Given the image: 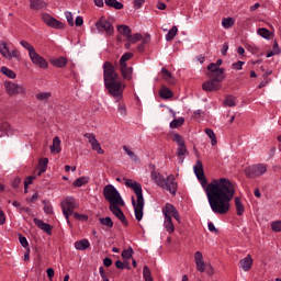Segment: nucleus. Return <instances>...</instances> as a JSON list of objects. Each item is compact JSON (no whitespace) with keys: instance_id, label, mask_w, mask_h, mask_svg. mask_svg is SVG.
Returning a JSON list of instances; mask_svg holds the SVG:
<instances>
[{"instance_id":"43","label":"nucleus","mask_w":281,"mask_h":281,"mask_svg":"<svg viewBox=\"0 0 281 281\" xmlns=\"http://www.w3.org/2000/svg\"><path fill=\"white\" fill-rule=\"evenodd\" d=\"M177 32H179V29H177V26H172L166 34V41H172L175 36H177Z\"/></svg>"},{"instance_id":"3","label":"nucleus","mask_w":281,"mask_h":281,"mask_svg":"<svg viewBox=\"0 0 281 281\" xmlns=\"http://www.w3.org/2000/svg\"><path fill=\"white\" fill-rule=\"evenodd\" d=\"M123 181H125V186L131 188L136 194V201L135 198L132 196V205L136 221H142V218H144V193L142 192V184L133 179L123 178Z\"/></svg>"},{"instance_id":"38","label":"nucleus","mask_w":281,"mask_h":281,"mask_svg":"<svg viewBox=\"0 0 281 281\" xmlns=\"http://www.w3.org/2000/svg\"><path fill=\"white\" fill-rule=\"evenodd\" d=\"M159 95L162 98V100H170V98H172V91L168 88H162Z\"/></svg>"},{"instance_id":"14","label":"nucleus","mask_w":281,"mask_h":281,"mask_svg":"<svg viewBox=\"0 0 281 281\" xmlns=\"http://www.w3.org/2000/svg\"><path fill=\"white\" fill-rule=\"evenodd\" d=\"M120 206H122V204H112L110 205V212H112V214H114V216H116V218H120L121 223H123V225H128V221H126V216L124 215V212H122V209H120Z\"/></svg>"},{"instance_id":"29","label":"nucleus","mask_w":281,"mask_h":281,"mask_svg":"<svg viewBox=\"0 0 281 281\" xmlns=\"http://www.w3.org/2000/svg\"><path fill=\"white\" fill-rule=\"evenodd\" d=\"M164 227L167 229L168 234H175V224L172 223V217H165Z\"/></svg>"},{"instance_id":"5","label":"nucleus","mask_w":281,"mask_h":281,"mask_svg":"<svg viewBox=\"0 0 281 281\" xmlns=\"http://www.w3.org/2000/svg\"><path fill=\"white\" fill-rule=\"evenodd\" d=\"M211 78L207 81H204L202 83V89L203 91H221V82H223L225 80V75H223V72H220L217 75V77H209Z\"/></svg>"},{"instance_id":"62","label":"nucleus","mask_w":281,"mask_h":281,"mask_svg":"<svg viewBox=\"0 0 281 281\" xmlns=\"http://www.w3.org/2000/svg\"><path fill=\"white\" fill-rule=\"evenodd\" d=\"M144 3H146V0H134V7L139 10V8H142V5H144Z\"/></svg>"},{"instance_id":"44","label":"nucleus","mask_w":281,"mask_h":281,"mask_svg":"<svg viewBox=\"0 0 281 281\" xmlns=\"http://www.w3.org/2000/svg\"><path fill=\"white\" fill-rule=\"evenodd\" d=\"M43 205H44L43 211L46 214H54V206H52L48 200H43Z\"/></svg>"},{"instance_id":"39","label":"nucleus","mask_w":281,"mask_h":281,"mask_svg":"<svg viewBox=\"0 0 281 281\" xmlns=\"http://www.w3.org/2000/svg\"><path fill=\"white\" fill-rule=\"evenodd\" d=\"M36 100H40L41 102H47L49 98H52V92H40L35 95Z\"/></svg>"},{"instance_id":"26","label":"nucleus","mask_w":281,"mask_h":281,"mask_svg":"<svg viewBox=\"0 0 281 281\" xmlns=\"http://www.w3.org/2000/svg\"><path fill=\"white\" fill-rule=\"evenodd\" d=\"M60 144H61L60 137L55 136L53 138V144L49 147L50 148V153H54L55 155H58V153H60Z\"/></svg>"},{"instance_id":"60","label":"nucleus","mask_w":281,"mask_h":281,"mask_svg":"<svg viewBox=\"0 0 281 281\" xmlns=\"http://www.w3.org/2000/svg\"><path fill=\"white\" fill-rule=\"evenodd\" d=\"M243 65H245V61L238 60L237 63H234L232 65L233 69H236L237 71H240L243 69Z\"/></svg>"},{"instance_id":"18","label":"nucleus","mask_w":281,"mask_h":281,"mask_svg":"<svg viewBox=\"0 0 281 281\" xmlns=\"http://www.w3.org/2000/svg\"><path fill=\"white\" fill-rule=\"evenodd\" d=\"M239 265L243 271H251V267H254V258H251V255H247L244 259L239 261Z\"/></svg>"},{"instance_id":"51","label":"nucleus","mask_w":281,"mask_h":281,"mask_svg":"<svg viewBox=\"0 0 281 281\" xmlns=\"http://www.w3.org/2000/svg\"><path fill=\"white\" fill-rule=\"evenodd\" d=\"M224 104H225V106H236V98L226 97Z\"/></svg>"},{"instance_id":"31","label":"nucleus","mask_w":281,"mask_h":281,"mask_svg":"<svg viewBox=\"0 0 281 281\" xmlns=\"http://www.w3.org/2000/svg\"><path fill=\"white\" fill-rule=\"evenodd\" d=\"M105 5L108 8H114V10H122L124 8V4L117 0H105Z\"/></svg>"},{"instance_id":"27","label":"nucleus","mask_w":281,"mask_h":281,"mask_svg":"<svg viewBox=\"0 0 281 281\" xmlns=\"http://www.w3.org/2000/svg\"><path fill=\"white\" fill-rule=\"evenodd\" d=\"M175 212H177V207L170 203H167L165 207H162V214L165 217H171Z\"/></svg>"},{"instance_id":"25","label":"nucleus","mask_w":281,"mask_h":281,"mask_svg":"<svg viewBox=\"0 0 281 281\" xmlns=\"http://www.w3.org/2000/svg\"><path fill=\"white\" fill-rule=\"evenodd\" d=\"M234 201L237 216H243V214H245V205L243 204V201L239 196H236Z\"/></svg>"},{"instance_id":"52","label":"nucleus","mask_w":281,"mask_h":281,"mask_svg":"<svg viewBox=\"0 0 281 281\" xmlns=\"http://www.w3.org/2000/svg\"><path fill=\"white\" fill-rule=\"evenodd\" d=\"M271 229L272 232H281V221H274L271 223Z\"/></svg>"},{"instance_id":"35","label":"nucleus","mask_w":281,"mask_h":281,"mask_svg":"<svg viewBox=\"0 0 281 281\" xmlns=\"http://www.w3.org/2000/svg\"><path fill=\"white\" fill-rule=\"evenodd\" d=\"M47 164H49V159L43 158L40 160V170L37 172L38 177L43 175L44 172H47Z\"/></svg>"},{"instance_id":"54","label":"nucleus","mask_w":281,"mask_h":281,"mask_svg":"<svg viewBox=\"0 0 281 281\" xmlns=\"http://www.w3.org/2000/svg\"><path fill=\"white\" fill-rule=\"evenodd\" d=\"M143 277H144V280H148V279L153 278L150 274V268H148V266H144Z\"/></svg>"},{"instance_id":"19","label":"nucleus","mask_w":281,"mask_h":281,"mask_svg":"<svg viewBox=\"0 0 281 281\" xmlns=\"http://www.w3.org/2000/svg\"><path fill=\"white\" fill-rule=\"evenodd\" d=\"M207 69L210 71V74L207 75L209 77H218V74H222V76H225V69L217 67V65L214 63H211L207 66Z\"/></svg>"},{"instance_id":"22","label":"nucleus","mask_w":281,"mask_h":281,"mask_svg":"<svg viewBox=\"0 0 281 281\" xmlns=\"http://www.w3.org/2000/svg\"><path fill=\"white\" fill-rule=\"evenodd\" d=\"M161 74L164 80H166L168 85H177V79L175 78V76H172V72L170 70L161 68Z\"/></svg>"},{"instance_id":"7","label":"nucleus","mask_w":281,"mask_h":281,"mask_svg":"<svg viewBox=\"0 0 281 281\" xmlns=\"http://www.w3.org/2000/svg\"><path fill=\"white\" fill-rule=\"evenodd\" d=\"M266 172V164L251 165L245 169V176L248 177V179H256L258 177H262V175H265Z\"/></svg>"},{"instance_id":"16","label":"nucleus","mask_w":281,"mask_h":281,"mask_svg":"<svg viewBox=\"0 0 281 281\" xmlns=\"http://www.w3.org/2000/svg\"><path fill=\"white\" fill-rule=\"evenodd\" d=\"M151 169H153L150 172L151 181L158 184L159 188H161V186H164V181H166V178H164V176L159 171L155 170V165H151Z\"/></svg>"},{"instance_id":"49","label":"nucleus","mask_w":281,"mask_h":281,"mask_svg":"<svg viewBox=\"0 0 281 281\" xmlns=\"http://www.w3.org/2000/svg\"><path fill=\"white\" fill-rule=\"evenodd\" d=\"M122 258L124 260H130V258H133V248H128L126 250L122 251Z\"/></svg>"},{"instance_id":"11","label":"nucleus","mask_w":281,"mask_h":281,"mask_svg":"<svg viewBox=\"0 0 281 281\" xmlns=\"http://www.w3.org/2000/svg\"><path fill=\"white\" fill-rule=\"evenodd\" d=\"M29 58L35 67H38V69H47L49 67L47 59L37 54L36 50L33 52L32 55H29Z\"/></svg>"},{"instance_id":"13","label":"nucleus","mask_w":281,"mask_h":281,"mask_svg":"<svg viewBox=\"0 0 281 281\" xmlns=\"http://www.w3.org/2000/svg\"><path fill=\"white\" fill-rule=\"evenodd\" d=\"M1 55L7 58V60H12V58H20L21 53H19V49H13L10 52V48L8 47V43L2 42V49Z\"/></svg>"},{"instance_id":"42","label":"nucleus","mask_w":281,"mask_h":281,"mask_svg":"<svg viewBox=\"0 0 281 281\" xmlns=\"http://www.w3.org/2000/svg\"><path fill=\"white\" fill-rule=\"evenodd\" d=\"M123 150H124V153L127 154L130 159H132L133 161H139V158L137 157V155H135V153H133V150H131V148H128V146L124 145Z\"/></svg>"},{"instance_id":"40","label":"nucleus","mask_w":281,"mask_h":281,"mask_svg":"<svg viewBox=\"0 0 281 281\" xmlns=\"http://www.w3.org/2000/svg\"><path fill=\"white\" fill-rule=\"evenodd\" d=\"M184 122H186V119H183L182 116L175 119L170 123V128H179V126H183Z\"/></svg>"},{"instance_id":"37","label":"nucleus","mask_w":281,"mask_h":281,"mask_svg":"<svg viewBox=\"0 0 281 281\" xmlns=\"http://www.w3.org/2000/svg\"><path fill=\"white\" fill-rule=\"evenodd\" d=\"M87 183H89V179L87 177H81L76 179L72 186H75V188H82V186H87Z\"/></svg>"},{"instance_id":"48","label":"nucleus","mask_w":281,"mask_h":281,"mask_svg":"<svg viewBox=\"0 0 281 281\" xmlns=\"http://www.w3.org/2000/svg\"><path fill=\"white\" fill-rule=\"evenodd\" d=\"M99 221L101 225H105V227H113V220H111V217H101Z\"/></svg>"},{"instance_id":"47","label":"nucleus","mask_w":281,"mask_h":281,"mask_svg":"<svg viewBox=\"0 0 281 281\" xmlns=\"http://www.w3.org/2000/svg\"><path fill=\"white\" fill-rule=\"evenodd\" d=\"M142 38H143L142 33H136L134 35L131 34L127 37V41H128V43L135 44V43H138V41H142Z\"/></svg>"},{"instance_id":"15","label":"nucleus","mask_w":281,"mask_h":281,"mask_svg":"<svg viewBox=\"0 0 281 281\" xmlns=\"http://www.w3.org/2000/svg\"><path fill=\"white\" fill-rule=\"evenodd\" d=\"M43 21L45 24L48 25V27H54V30H63L65 27V24L63 22L56 20V18H52L49 15H44Z\"/></svg>"},{"instance_id":"56","label":"nucleus","mask_w":281,"mask_h":281,"mask_svg":"<svg viewBox=\"0 0 281 281\" xmlns=\"http://www.w3.org/2000/svg\"><path fill=\"white\" fill-rule=\"evenodd\" d=\"M65 16H66V19H67L68 24H69L71 27H74V24H75V22H74V14H71V12L67 11V12L65 13Z\"/></svg>"},{"instance_id":"23","label":"nucleus","mask_w":281,"mask_h":281,"mask_svg":"<svg viewBox=\"0 0 281 281\" xmlns=\"http://www.w3.org/2000/svg\"><path fill=\"white\" fill-rule=\"evenodd\" d=\"M91 247V244L89 243V239L83 238L75 243V249L77 251H85Z\"/></svg>"},{"instance_id":"20","label":"nucleus","mask_w":281,"mask_h":281,"mask_svg":"<svg viewBox=\"0 0 281 281\" xmlns=\"http://www.w3.org/2000/svg\"><path fill=\"white\" fill-rule=\"evenodd\" d=\"M33 222L38 227V229H42L43 232H46L48 236H52V225L48 223L43 222V220L34 218Z\"/></svg>"},{"instance_id":"53","label":"nucleus","mask_w":281,"mask_h":281,"mask_svg":"<svg viewBox=\"0 0 281 281\" xmlns=\"http://www.w3.org/2000/svg\"><path fill=\"white\" fill-rule=\"evenodd\" d=\"M186 153H188V148L186 147V145H180L177 148V155L178 157H183V155H186Z\"/></svg>"},{"instance_id":"59","label":"nucleus","mask_w":281,"mask_h":281,"mask_svg":"<svg viewBox=\"0 0 281 281\" xmlns=\"http://www.w3.org/2000/svg\"><path fill=\"white\" fill-rule=\"evenodd\" d=\"M34 179H36L35 176H29L26 178V180L24 181V188H30V186H32Z\"/></svg>"},{"instance_id":"58","label":"nucleus","mask_w":281,"mask_h":281,"mask_svg":"<svg viewBox=\"0 0 281 281\" xmlns=\"http://www.w3.org/2000/svg\"><path fill=\"white\" fill-rule=\"evenodd\" d=\"M117 111L121 115L126 116V104L120 103L117 106Z\"/></svg>"},{"instance_id":"36","label":"nucleus","mask_w":281,"mask_h":281,"mask_svg":"<svg viewBox=\"0 0 281 281\" xmlns=\"http://www.w3.org/2000/svg\"><path fill=\"white\" fill-rule=\"evenodd\" d=\"M257 34H259L261 38H266L267 41L271 38V32L269 31V29H265V27L258 29Z\"/></svg>"},{"instance_id":"34","label":"nucleus","mask_w":281,"mask_h":281,"mask_svg":"<svg viewBox=\"0 0 281 281\" xmlns=\"http://www.w3.org/2000/svg\"><path fill=\"white\" fill-rule=\"evenodd\" d=\"M50 63L54 67H59L60 69H63V67H67V58L65 57H59L57 59L52 60Z\"/></svg>"},{"instance_id":"1","label":"nucleus","mask_w":281,"mask_h":281,"mask_svg":"<svg viewBox=\"0 0 281 281\" xmlns=\"http://www.w3.org/2000/svg\"><path fill=\"white\" fill-rule=\"evenodd\" d=\"M193 170L199 181H201L212 212L214 214H227L231 207L229 203H232V199L236 194L234 183L227 178L213 179L207 183L201 160L196 161Z\"/></svg>"},{"instance_id":"41","label":"nucleus","mask_w":281,"mask_h":281,"mask_svg":"<svg viewBox=\"0 0 281 281\" xmlns=\"http://www.w3.org/2000/svg\"><path fill=\"white\" fill-rule=\"evenodd\" d=\"M20 45H22V47H24V49H27L29 52V56L33 54V52H36V49L34 48V46H32V44H30V42L22 40L20 42Z\"/></svg>"},{"instance_id":"4","label":"nucleus","mask_w":281,"mask_h":281,"mask_svg":"<svg viewBox=\"0 0 281 281\" xmlns=\"http://www.w3.org/2000/svg\"><path fill=\"white\" fill-rule=\"evenodd\" d=\"M103 196L110 205H124V200L120 194V191L113 187V184H108L103 188Z\"/></svg>"},{"instance_id":"50","label":"nucleus","mask_w":281,"mask_h":281,"mask_svg":"<svg viewBox=\"0 0 281 281\" xmlns=\"http://www.w3.org/2000/svg\"><path fill=\"white\" fill-rule=\"evenodd\" d=\"M173 142H176V144H178V146H186V142L183 140V136H181L180 134H175L173 135Z\"/></svg>"},{"instance_id":"61","label":"nucleus","mask_w":281,"mask_h":281,"mask_svg":"<svg viewBox=\"0 0 281 281\" xmlns=\"http://www.w3.org/2000/svg\"><path fill=\"white\" fill-rule=\"evenodd\" d=\"M85 24V20L82 19V16L78 15L76 19H75V25H77V27H81V25Z\"/></svg>"},{"instance_id":"32","label":"nucleus","mask_w":281,"mask_h":281,"mask_svg":"<svg viewBox=\"0 0 281 281\" xmlns=\"http://www.w3.org/2000/svg\"><path fill=\"white\" fill-rule=\"evenodd\" d=\"M0 71L1 74H3V76H7V78H10L11 80H14V78H16V72L5 66H2Z\"/></svg>"},{"instance_id":"30","label":"nucleus","mask_w":281,"mask_h":281,"mask_svg":"<svg viewBox=\"0 0 281 281\" xmlns=\"http://www.w3.org/2000/svg\"><path fill=\"white\" fill-rule=\"evenodd\" d=\"M204 133L207 135V137L211 139V145L216 146L218 144V140L216 139V134L214 133V130L212 128H205Z\"/></svg>"},{"instance_id":"8","label":"nucleus","mask_w":281,"mask_h":281,"mask_svg":"<svg viewBox=\"0 0 281 281\" xmlns=\"http://www.w3.org/2000/svg\"><path fill=\"white\" fill-rule=\"evenodd\" d=\"M63 214L68 223V225L71 227V222L69 221V216L74 214V210H76V200L74 198H66L64 201L60 203Z\"/></svg>"},{"instance_id":"9","label":"nucleus","mask_w":281,"mask_h":281,"mask_svg":"<svg viewBox=\"0 0 281 281\" xmlns=\"http://www.w3.org/2000/svg\"><path fill=\"white\" fill-rule=\"evenodd\" d=\"M4 89L8 95H25V93H27V89L23 87V85L12 81H5Z\"/></svg>"},{"instance_id":"28","label":"nucleus","mask_w":281,"mask_h":281,"mask_svg":"<svg viewBox=\"0 0 281 281\" xmlns=\"http://www.w3.org/2000/svg\"><path fill=\"white\" fill-rule=\"evenodd\" d=\"M0 131H1V133H4V135H7V137H10V135H14V130L12 128L10 123H7V122H4L0 125Z\"/></svg>"},{"instance_id":"21","label":"nucleus","mask_w":281,"mask_h":281,"mask_svg":"<svg viewBox=\"0 0 281 281\" xmlns=\"http://www.w3.org/2000/svg\"><path fill=\"white\" fill-rule=\"evenodd\" d=\"M120 71L122 75L123 80H133V67H128L127 65L125 66H119Z\"/></svg>"},{"instance_id":"12","label":"nucleus","mask_w":281,"mask_h":281,"mask_svg":"<svg viewBox=\"0 0 281 281\" xmlns=\"http://www.w3.org/2000/svg\"><path fill=\"white\" fill-rule=\"evenodd\" d=\"M86 139H88L89 144L91 145V149L98 153V155H104V149H102V145H100V142L98 138H95V134L93 133H86L83 135Z\"/></svg>"},{"instance_id":"17","label":"nucleus","mask_w":281,"mask_h":281,"mask_svg":"<svg viewBox=\"0 0 281 281\" xmlns=\"http://www.w3.org/2000/svg\"><path fill=\"white\" fill-rule=\"evenodd\" d=\"M194 260L198 271H200V273H203L205 271V261L203 260V254L201 251H196L194 254Z\"/></svg>"},{"instance_id":"6","label":"nucleus","mask_w":281,"mask_h":281,"mask_svg":"<svg viewBox=\"0 0 281 281\" xmlns=\"http://www.w3.org/2000/svg\"><path fill=\"white\" fill-rule=\"evenodd\" d=\"M95 29L98 30V32L105 34L106 36H113V34H115V27H113V23H111L104 16H101L95 22Z\"/></svg>"},{"instance_id":"33","label":"nucleus","mask_w":281,"mask_h":281,"mask_svg":"<svg viewBox=\"0 0 281 281\" xmlns=\"http://www.w3.org/2000/svg\"><path fill=\"white\" fill-rule=\"evenodd\" d=\"M117 32L128 38L132 34L131 27L128 25L121 24L117 26Z\"/></svg>"},{"instance_id":"55","label":"nucleus","mask_w":281,"mask_h":281,"mask_svg":"<svg viewBox=\"0 0 281 281\" xmlns=\"http://www.w3.org/2000/svg\"><path fill=\"white\" fill-rule=\"evenodd\" d=\"M72 216L77 221H89V216L87 214L72 213Z\"/></svg>"},{"instance_id":"10","label":"nucleus","mask_w":281,"mask_h":281,"mask_svg":"<svg viewBox=\"0 0 281 281\" xmlns=\"http://www.w3.org/2000/svg\"><path fill=\"white\" fill-rule=\"evenodd\" d=\"M162 190H167V192H170V194H172V196H175L177 194V190L179 188V184H177V181L175 179L173 175H169L165 181H164V186L160 187Z\"/></svg>"},{"instance_id":"64","label":"nucleus","mask_w":281,"mask_h":281,"mask_svg":"<svg viewBox=\"0 0 281 281\" xmlns=\"http://www.w3.org/2000/svg\"><path fill=\"white\" fill-rule=\"evenodd\" d=\"M20 184H21V178H19V177L14 178L12 181V187L19 188Z\"/></svg>"},{"instance_id":"63","label":"nucleus","mask_w":281,"mask_h":281,"mask_svg":"<svg viewBox=\"0 0 281 281\" xmlns=\"http://www.w3.org/2000/svg\"><path fill=\"white\" fill-rule=\"evenodd\" d=\"M103 265H104V267H111V265H113V260L109 257H105L103 259Z\"/></svg>"},{"instance_id":"57","label":"nucleus","mask_w":281,"mask_h":281,"mask_svg":"<svg viewBox=\"0 0 281 281\" xmlns=\"http://www.w3.org/2000/svg\"><path fill=\"white\" fill-rule=\"evenodd\" d=\"M19 241H20L21 246L24 247V249H27L30 244L27 243V238H25V236L20 235Z\"/></svg>"},{"instance_id":"2","label":"nucleus","mask_w":281,"mask_h":281,"mask_svg":"<svg viewBox=\"0 0 281 281\" xmlns=\"http://www.w3.org/2000/svg\"><path fill=\"white\" fill-rule=\"evenodd\" d=\"M120 76L115 71V67L111 61H105L103 64V80L104 87L108 90V93L120 102L123 98L124 87L122 81L119 80Z\"/></svg>"},{"instance_id":"46","label":"nucleus","mask_w":281,"mask_h":281,"mask_svg":"<svg viewBox=\"0 0 281 281\" xmlns=\"http://www.w3.org/2000/svg\"><path fill=\"white\" fill-rule=\"evenodd\" d=\"M222 25L225 30H229V27H233L234 25V18H224L222 20Z\"/></svg>"},{"instance_id":"45","label":"nucleus","mask_w":281,"mask_h":281,"mask_svg":"<svg viewBox=\"0 0 281 281\" xmlns=\"http://www.w3.org/2000/svg\"><path fill=\"white\" fill-rule=\"evenodd\" d=\"M133 58V53H125L120 61H119V66H126V61L131 60Z\"/></svg>"},{"instance_id":"24","label":"nucleus","mask_w":281,"mask_h":281,"mask_svg":"<svg viewBox=\"0 0 281 281\" xmlns=\"http://www.w3.org/2000/svg\"><path fill=\"white\" fill-rule=\"evenodd\" d=\"M31 10H43V8H47V3L43 0H30Z\"/></svg>"}]
</instances>
